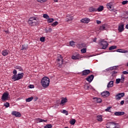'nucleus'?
<instances>
[{
	"label": "nucleus",
	"mask_w": 128,
	"mask_h": 128,
	"mask_svg": "<svg viewBox=\"0 0 128 128\" xmlns=\"http://www.w3.org/2000/svg\"><path fill=\"white\" fill-rule=\"evenodd\" d=\"M121 81V83L123 84L124 82V80H125V76L124 74L121 75V78H120Z\"/></svg>",
	"instance_id": "nucleus-28"
},
{
	"label": "nucleus",
	"mask_w": 128,
	"mask_h": 128,
	"mask_svg": "<svg viewBox=\"0 0 128 128\" xmlns=\"http://www.w3.org/2000/svg\"><path fill=\"white\" fill-rule=\"evenodd\" d=\"M64 128H68V126H66V127Z\"/></svg>",
	"instance_id": "nucleus-61"
},
{
	"label": "nucleus",
	"mask_w": 128,
	"mask_h": 128,
	"mask_svg": "<svg viewBox=\"0 0 128 128\" xmlns=\"http://www.w3.org/2000/svg\"><path fill=\"white\" fill-rule=\"evenodd\" d=\"M8 54V50H4L2 52V56H6Z\"/></svg>",
	"instance_id": "nucleus-13"
},
{
	"label": "nucleus",
	"mask_w": 128,
	"mask_h": 128,
	"mask_svg": "<svg viewBox=\"0 0 128 128\" xmlns=\"http://www.w3.org/2000/svg\"><path fill=\"white\" fill-rule=\"evenodd\" d=\"M58 24V22H55L54 23H52L51 26H52L54 27H56Z\"/></svg>",
	"instance_id": "nucleus-34"
},
{
	"label": "nucleus",
	"mask_w": 128,
	"mask_h": 128,
	"mask_svg": "<svg viewBox=\"0 0 128 128\" xmlns=\"http://www.w3.org/2000/svg\"><path fill=\"white\" fill-rule=\"evenodd\" d=\"M81 52L82 54H85L86 52V48H83L81 50Z\"/></svg>",
	"instance_id": "nucleus-42"
},
{
	"label": "nucleus",
	"mask_w": 128,
	"mask_h": 128,
	"mask_svg": "<svg viewBox=\"0 0 128 128\" xmlns=\"http://www.w3.org/2000/svg\"><path fill=\"white\" fill-rule=\"evenodd\" d=\"M80 54H77L76 56H72V59L74 60H80Z\"/></svg>",
	"instance_id": "nucleus-17"
},
{
	"label": "nucleus",
	"mask_w": 128,
	"mask_h": 128,
	"mask_svg": "<svg viewBox=\"0 0 128 128\" xmlns=\"http://www.w3.org/2000/svg\"><path fill=\"white\" fill-rule=\"evenodd\" d=\"M116 48V46H111L109 48V50H115Z\"/></svg>",
	"instance_id": "nucleus-37"
},
{
	"label": "nucleus",
	"mask_w": 128,
	"mask_h": 128,
	"mask_svg": "<svg viewBox=\"0 0 128 128\" xmlns=\"http://www.w3.org/2000/svg\"><path fill=\"white\" fill-rule=\"evenodd\" d=\"M28 87L30 88H34V85H30V86H29Z\"/></svg>",
	"instance_id": "nucleus-53"
},
{
	"label": "nucleus",
	"mask_w": 128,
	"mask_h": 128,
	"mask_svg": "<svg viewBox=\"0 0 128 128\" xmlns=\"http://www.w3.org/2000/svg\"><path fill=\"white\" fill-rule=\"evenodd\" d=\"M12 116H16V117H21V114H20V112H18L16 111H13L12 112Z\"/></svg>",
	"instance_id": "nucleus-11"
},
{
	"label": "nucleus",
	"mask_w": 128,
	"mask_h": 128,
	"mask_svg": "<svg viewBox=\"0 0 128 128\" xmlns=\"http://www.w3.org/2000/svg\"><path fill=\"white\" fill-rule=\"evenodd\" d=\"M13 74H14V75H16V74H17V71H16V70H13Z\"/></svg>",
	"instance_id": "nucleus-50"
},
{
	"label": "nucleus",
	"mask_w": 128,
	"mask_h": 128,
	"mask_svg": "<svg viewBox=\"0 0 128 128\" xmlns=\"http://www.w3.org/2000/svg\"><path fill=\"white\" fill-rule=\"evenodd\" d=\"M62 64V56H58V58L56 60V66L58 68H61Z\"/></svg>",
	"instance_id": "nucleus-4"
},
{
	"label": "nucleus",
	"mask_w": 128,
	"mask_h": 128,
	"mask_svg": "<svg viewBox=\"0 0 128 128\" xmlns=\"http://www.w3.org/2000/svg\"><path fill=\"white\" fill-rule=\"evenodd\" d=\"M122 74H128V72H127L126 71H124V72H122Z\"/></svg>",
	"instance_id": "nucleus-51"
},
{
	"label": "nucleus",
	"mask_w": 128,
	"mask_h": 128,
	"mask_svg": "<svg viewBox=\"0 0 128 128\" xmlns=\"http://www.w3.org/2000/svg\"><path fill=\"white\" fill-rule=\"evenodd\" d=\"M100 46L101 47H102V49L106 50V48L108 46V42L106 41L102 40L100 42Z\"/></svg>",
	"instance_id": "nucleus-6"
},
{
	"label": "nucleus",
	"mask_w": 128,
	"mask_h": 128,
	"mask_svg": "<svg viewBox=\"0 0 128 128\" xmlns=\"http://www.w3.org/2000/svg\"><path fill=\"white\" fill-rule=\"evenodd\" d=\"M76 120L75 119H72L70 121V124L72 125H74L76 124Z\"/></svg>",
	"instance_id": "nucleus-31"
},
{
	"label": "nucleus",
	"mask_w": 128,
	"mask_h": 128,
	"mask_svg": "<svg viewBox=\"0 0 128 128\" xmlns=\"http://www.w3.org/2000/svg\"><path fill=\"white\" fill-rule=\"evenodd\" d=\"M36 121L40 123V122H48L47 120H44L43 119H40V118H38L36 119Z\"/></svg>",
	"instance_id": "nucleus-21"
},
{
	"label": "nucleus",
	"mask_w": 128,
	"mask_h": 128,
	"mask_svg": "<svg viewBox=\"0 0 128 128\" xmlns=\"http://www.w3.org/2000/svg\"><path fill=\"white\" fill-rule=\"evenodd\" d=\"M104 10V6H100L98 7V8H96V10L98 12H100Z\"/></svg>",
	"instance_id": "nucleus-26"
},
{
	"label": "nucleus",
	"mask_w": 128,
	"mask_h": 128,
	"mask_svg": "<svg viewBox=\"0 0 128 128\" xmlns=\"http://www.w3.org/2000/svg\"><path fill=\"white\" fill-rule=\"evenodd\" d=\"M102 118V115H98V116H96V118H98L97 120L99 122H102V121H103V118Z\"/></svg>",
	"instance_id": "nucleus-20"
},
{
	"label": "nucleus",
	"mask_w": 128,
	"mask_h": 128,
	"mask_svg": "<svg viewBox=\"0 0 128 128\" xmlns=\"http://www.w3.org/2000/svg\"><path fill=\"white\" fill-rule=\"evenodd\" d=\"M96 102L98 103L102 102V99L100 98H96Z\"/></svg>",
	"instance_id": "nucleus-43"
},
{
	"label": "nucleus",
	"mask_w": 128,
	"mask_h": 128,
	"mask_svg": "<svg viewBox=\"0 0 128 128\" xmlns=\"http://www.w3.org/2000/svg\"><path fill=\"white\" fill-rule=\"evenodd\" d=\"M127 18H128V17Z\"/></svg>",
	"instance_id": "nucleus-64"
},
{
	"label": "nucleus",
	"mask_w": 128,
	"mask_h": 128,
	"mask_svg": "<svg viewBox=\"0 0 128 128\" xmlns=\"http://www.w3.org/2000/svg\"><path fill=\"white\" fill-rule=\"evenodd\" d=\"M120 104H121V105L124 104V100L121 101V102H120Z\"/></svg>",
	"instance_id": "nucleus-55"
},
{
	"label": "nucleus",
	"mask_w": 128,
	"mask_h": 128,
	"mask_svg": "<svg viewBox=\"0 0 128 128\" xmlns=\"http://www.w3.org/2000/svg\"><path fill=\"white\" fill-rule=\"evenodd\" d=\"M45 32H46V33L48 34V32H50L49 31H48V30H45Z\"/></svg>",
	"instance_id": "nucleus-57"
},
{
	"label": "nucleus",
	"mask_w": 128,
	"mask_h": 128,
	"mask_svg": "<svg viewBox=\"0 0 128 128\" xmlns=\"http://www.w3.org/2000/svg\"><path fill=\"white\" fill-rule=\"evenodd\" d=\"M106 7H108V8L109 10H112V3L110 2L108 4V5H106Z\"/></svg>",
	"instance_id": "nucleus-22"
},
{
	"label": "nucleus",
	"mask_w": 128,
	"mask_h": 128,
	"mask_svg": "<svg viewBox=\"0 0 128 128\" xmlns=\"http://www.w3.org/2000/svg\"><path fill=\"white\" fill-rule=\"evenodd\" d=\"M88 88V86H87Z\"/></svg>",
	"instance_id": "nucleus-63"
},
{
	"label": "nucleus",
	"mask_w": 128,
	"mask_h": 128,
	"mask_svg": "<svg viewBox=\"0 0 128 128\" xmlns=\"http://www.w3.org/2000/svg\"><path fill=\"white\" fill-rule=\"evenodd\" d=\"M101 95L104 96L108 97V96H110V92L108 91H104L101 93Z\"/></svg>",
	"instance_id": "nucleus-15"
},
{
	"label": "nucleus",
	"mask_w": 128,
	"mask_h": 128,
	"mask_svg": "<svg viewBox=\"0 0 128 128\" xmlns=\"http://www.w3.org/2000/svg\"><path fill=\"white\" fill-rule=\"evenodd\" d=\"M126 102H128V99L127 100Z\"/></svg>",
	"instance_id": "nucleus-62"
},
{
	"label": "nucleus",
	"mask_w": 128,
	"mask_h": 128,
	"mask_svg": "<svg viewBox=\"0 0 128 128\" xmlns=\"http://www.w3.org/2000/svg\"><path fill=\"white\" fill-rule=\"evenodd\" d=\"M8 92H5L2 94V101L6 100H8Z\"/></svg>",
	"instance_id": "nucleus-8"
},
{
	"label": "nucleus",
	"mask_w": 128,
	"mask_h": 128,
	"mask_svg": "<svg viewBox=\"0 0 128 128\" xmlns=\"http://www.w3.org/2000/svg\"><path fill=\"white\" fill-rule=\"evenodd\" d=\"M118 124L114 122H110L106 124V128H119L118 127Z\"/></svg>",
	"instance_id": "nucleus-5"
},
{
	"label": "nucleus",
	"mask_w": 128,
	"mask_h": 128,
	"mask_svg": "<svg viewBox=\"0 0 128 128\" xmlns=\"http://www.w3.org/2000/svg\"><path fill=\"white\" fill-rule=\"evenodd\" d=\"M70 46L74 47L75 46V42H74V41H70Z\"/></svg>",
	"instance_id": "nucleus-35"
},
{
	"label": "nucleus",
	"mask_w": 128,
	"mask_h": 128,
	"mask_svg": "<svg viewBox=\"0 0 128 128\" xmlns=\"http://www.w3.org/2000/svg\"><path fill=\"white\" fill-rule=\"evenodd\" d=\"M110 108H112V107L109 106L106 110H105V111H106V112H108Z\"/></svg>",
	"instance_id": "nucleus-48"
},
{
	"label": "nucleus",
	"mask_w": 128,
	"mask_h": 128,
	"mask_svg": "<svg viewBox=\"0 0 128 128\" xmlns=\"http://www.w3.org/2000/svg\"><path fill=\"white\" fill-rule=\"evenodd\" d=\"M116 52H120V53H127L128 52V50H122V49H118L116 50Z\"/></svg>",
	"instance_id": "nucleus-18"
},
{
	"label": "nucleus",
	"mask_w": 128,
	"mask_h": 128,
	"mask_svg": "<svg viewBox=\"0 0 128 128\" xmlns=\"http://www.w3.org/2000/svg\"><path fill=\"white\" fill-rule=\"evenodd\" d=\"M125 96L124 92L118 93L116 95V100H120L121 98L124 97Z\"/></svg>",
	"instance_id": "nucleus-7"
},
{
	"label": "nucleus",
	"mask_w": 128,
	"mask_h": 128,
	"mask_svg": "<svg viewBox=\"0 0 128 128\" xmlns=\"http://www.w3.org/2000/svg\"><path fill=\"white\" fill-rule=\"evenodd\" d=\"M38 2H40L42 4L46 2V0H36Z\"/></svg>",
	"instance_id": "nucleus-41"
},
{
	"label": "nucleus",
	"mask_w": 128,
	"mask_h": 128,
	"mask_svg": "<svg viewBox=\"0 0 128 128\" xmlns=\"http://www.w3.org/2000/svg\"><path fill=\"white\" fill-rule=\"evenodd\" d=\"M114 86V82L111 80L108 84V88H110V87H112Z\"/></svg>",
	"instance_id": "nucleus-24"
},
{
	"label": "nucleus",
	"mask_w": 128,
	"mask_h": 128,
	"mask_svg": "<svg viewBox=\"0 0 128 128\" xmlns=\"http://www.w3.org/2000/svg\"><path fill=\"white\" fill-rule=\"evenodd\" d=\"M118 30L120 32H122L124 30V25L120 24L118 27Z\"/></svg>",
	"instance_id": "nucleus-12"
},
{
	"label": "nucleus",
	"mask_w": 128,
	"mask_h": 128,
	"mask_svg": "<svg viewBox=\"0 0 128 128\" xmlns=\"http://www.w3.org/2000/svg\"><path fill=\"white\" fill-rule=\"evenodd\" d=\"M67 102H68L67 99L65 98L61 100V102H60V104H64Z\"/></svg>",
	"instance_id": "nucleus-29"
},
{
	"label": "nucleus",
	"mask_w": 128,
	"mask_h": 128,
	"mask_svg": "<svg viewBox=\"0 0 128 128\" xmlns=\"http://www.w3.org/2000/svg\"><path fill=\"white\" fill-rule=\"evenodd\" d=\"M126 66L128 67V62L127 63Z\"/></svg>",
	"instance_id": "nucleus-60"
},
{
	"label": "nucleus",
	"mask_w": 128,
	"mask_h": 128,
	"mask_svg": "<svg viewBox=\"0 0 128 128\" xmlns=\"http://www.w3.org/2000/svg\"><path fill=\"white\" fill-rule=\"evenodd\" d=\"M62 113L64 114H66V116L68 114V112L66 111V110H63Z\"/></svg>",
	"instance_id": "nucleus-46"
},
{
	"label": "nucleus",
	"mask_w": 128,
	"mask_h": 128,
	"mask_svg": "<svg viewBox=\"0 0 128 128\" xmlns=\"http://www.w3.org/2000/svg\"><path fill=\"white\" fill-rule=\"evenodd\" d=\"M100 30H106V28H105V26L104 24L101 26L100 27Z\"/></svg>",
	"instance_id": "nucleus-36"
},
{
	"label": "nucleus",
	"mask_w": 128,
	"mask_h": 128,
	"mask_svg": "<svg viewBox=\"0 0 128 128\" xmlns=\"http://www.w3.org/2000/svg\"><path fill=\"white\" fill-rule=\"evenodd\" d=\"M24 76V73L18 74H14L12 76V79L14 80V82L19 80L22 78Z\"/></svg>",
	"instance_id": "nucleus-3"
},
{
	"label": "nucleus",
	"mask_w": 128,
	"mask_h": 128,
	"mask_svg": "<svg viewBox=\"0 0 128 128\" xmlns=\"http://www.w3.org/2000/svg\"><path fill=\"white\" fill-rule=\"evenodd\" d=\"M48 31L49 32H52V28H48Z\"/></svg>",
	"instance_id": "nucleus-52"
},
{
	"label": "nucleus",
	"mask_w": 128,
	"mask_h": 128,
	"mask_svg": "<svg viewBox=\"0 0 128 128\" xmlns=\"http://www.w3.org/2000/svg\"><path fill=\"white\" fill-rule=\"evenodd\" d=\"M126 28L128 30V24L126 26Z\"/></svg>",
	"instance_id": "nucleus-58"
},
{
	"label": "nucleus",
	"mask_w": 128,
	"mask_h": 128,
	"mask_svg": "<svg viewBox=\"0 0 128 128\" xmlns=\"http://www.w3.org/2000/svg\"><path fill=\"white\" fill-rule=\"evenodd\" d=\"M90 22V19L88 18H84V19H82L81 20V22H83L84 24H88Z\"/></svg>",
	"instance_id": "nucleus-16"
},
{
	"label": "nucleus",
	"mask_w": 128,
	"mask_h": 128,
	"mask_svg": "<svg viewBox=\"0 0 128 128\" xmlns=\"http://www.w3.org/2000/svg\"><path fill=\"white\" fill-rule=\"evenodd\" d=\"M43 17L44 18H46V20L50 18V16L47 14H44Z\"/></svg>",
	"instance_id": "nucleus-39"
},
{
	"label": "nucleus",
	"mask_w": 128,
	"mask_h": 128,
	"mask_svg": "<svg viewBox=\"0 0 128 128\" xmlns=\"http://www.w3.org/2000/svg\"><path fill=\"white\" fill-rule=\"evenodd\" d=\"M40 41L41 42H44V41H45V38L44 37H41L40 38Z\"/></svg>",
	"instance_id": "nucleus-44"
},
{
	"label": "nucleus",
	"mask_w": 128,
	"mask_h": 128,
	"mask_svg": "<svg viewBox=\"0 0 128 128\" xmlns=\"http://www.w3.org/2000/svg\"><path fill=\"white\" fill-rule=\"evenodd\" d=\"M4 106H6V108H8L10 106V104L8 102H6V104H4Z\"/></svg>",
	"instance_id": "nucleus-45"
},
{
	"label": "nucleus",
	"mask_w": 128,
	"mask_h": 128,
	"mask_svg": "<svg viewBox=\"0 0 128 128\" xmlns=\"http://www.w3.org/2000/svg\"><path fill=\"white\" fill-rule=\"evenodd\" d=\"M28 45L27 44H24L22 45V50H28Z\"/></svg>",
	"instance_id": "nucleus-25"
},
{
	"label": "nucleus",
	"mask_w": 128,
	"mask_h": 128,
	"mask_svg": "<svg viewBox=\"0 0 128 128\" xmlns=\"http://www.w3.org/2000/svg\"><path fill=\"white\" fill-rule=\"evenodd\" d=\"M90 70H84L82 72V76H86L88 75V74H90Z\"/></svg>",
	"instance_id": "nucleus-9"
},
{
	"label": "nucleus",
	"mask_w": 128,
	"mask_h": 128,
	"mask_svg": "<svg viewBox=\"0 0 128 128\" xmlns=\"http://www.w3.org/2000/svg\"><path fill=\"white\" fill-rule=\"evenodd\" d=\"M16 69L17 70H18L20 71V72L22 71V68L21 66H16Z\"/></svg>",
	"instance_id": "nucleus-33"
},
{
	"label": "nucleus",
	"mask_w": 128,
	"mask_h": 128,
	"mask_svg": "<svg viewBox=\"0 0 128 128\" xmlns=\"http://www.w3.org/2000/svg\"><path fill=\"white\" fill-rule=\"evenodd\" d=\"M58 2V0H54V2Z\"/></svg>",
	"instance_id": "nucleus-59"
},
{
	"label": "nucleus",
	"mask_w": 128,
	"mask_h": 128,
	"mask_svg": "<svg viewBox=\"0 0 128 128\" xmlns=\"http://www.w3.org/2000/svg\"><path fill=\"white\" fill-rule=\"evenodd\" d=\"M111 74H112V78H115L118 72L116 71H112V72H111Z\"/></svg>",
	"instance_id": "nucleus-27"
},
{
	"label": "nucleus",
	"mask_w": 128,
	"mask_h": 128,
	"mask_svg": "<svg viewBox=\"0 0 128 128\" xmlns=\"http://www.w3.org/2000/svg\"><path fill=\"white\" fill-rule=\"evenodd\" d=\"M89 12H97V8H94L93 7H90L89 8Z\"/></svg>",
	"instance_id": "nucleus-23"
},
{
	"label": "nucleus",
	"mask_w": 128,
	"mask_h": 128,
	"mask_svg": "<svg viewBox=\"0 0 128 128\" xmlns=\"http://www.w3.org/2000/svg\"><path fill=\"white\" fill-rule=\"evenodd\" d=\"M115 68H116V67H115V66H114V67H111V68H110V70H114L115 69Z\"/></svg>",
	"instance_id": "nucleus-56"
},
{
	"label": "nucleus",
	"mask_w": 128,
	"mask_h": 128,
	"mask_svg": "<svg viewBox=\"0 0 128 128\" xmlns=\"http://www.w3.org/2000/svg\"><path fill=\"white\" fill-rule=\"evenodd\" d=\"M28 22V24L32 26H38L39 24L38 22L37 21V19L36 17H32L30 18H29Z\"/></svg>",
	"instance_id": "nucleus-2"
},
{
	"label": "nucleus",
	"mask_w": 128,
	"mask_h": 128,
	"mask_svg": "<svg viewBox=\"0 0 128 128\" xmlns=\"http://www.w3.org/2000/svg\"><path fill=\"white\" fill-rule=\"evenodd\" d=\"M46 20H48L47 22L48 23H52L54 21V20L52 18H48Z\"/></svg>",
	"instance_id": "nucleus-30"
},
{
	"label": "nucleus",
	"mask_w": 128,
	"mask_h": 128,
	"mask_svg": "<svg viewBox=\"0 0 128 128\" xmlns=\"http://www.w3.org/2000/svg\"><path fill=\"white\" fill-rule=\"evenodd\" d=\"M94 79V76L93 74H92L88 76L87 78H86V80H87L89 82H92Z\"/></svg>",
	"instance_id": "nucleus-10"
},
{
	"label": "nucleus",
	"mask_w": 128,
	"mask_h": 128,
	"mask_svg": "<svg viewBox=\"0 0 128 128\" xmlns=\"http://www.w3.org/2000/svg\"><path fill=\"white\" fill-rule=\"evenodd\" d=\"M97 40V38H95L93 40V42H96V40Z\"/></svg>",
	"instance_id": "nucleus-54"
},
{
	"label": "nucleus",
	"mask_w": 128,
	"mask_h": 128,
	"mask_svg": "<svg viewBox=\"0 0 128 128\" xmlns=\"http://www.w3.org/2000/svg\"><path fill=\"white\" fill-rule=\"evenodd\" d=\"M128 3V0H124L122 2V5H125V4H126Z\"/></svg>",
	"instance_id": "nucleus-47"
},
{
	"label": "nucleus",
	"mask_w": 128,
	"mask_h": 128,
	"mask_svg": "<svg viewBox=\"0 0 128 128\" xmlns=\"http://www.w3.org/2000/svg\"><path fill=\"white\" fill-rule=\"evenodd\" d=\"M96 24H102V22L98 20H96Z\"/></svg>",
	"instance_id": "nucleus-49"
},
{
	"label": "nucleus",
	"mask_w": 128,
	"mask_h": 128,
	"mask_svg": "<svg viewBox=\"0 0 128 128\" xmlns=\"http://www.w3.org/2000/svg\"><path fill=\"white\" fill-rule=\"evenodd\" d=\"M41 86H43L44 88H46L49 86L50 84V79L48 77H44L41 80Z\"/></svg>",
	"instance_id": "nucleus-1"
},
{
	"label": "nucleus",
	"mask_w": 128,
	"mask_h": 128,
	"mask_svg": "<svg viewBox=\"0 0 128 128\" xmlns=\"http://www.w3.org/2000/svg\"><path fill=\"white\" fill-rule=\"evenodd\" d=\"M52 128V124H46L44 128Z\"/></svg>",
	"instance_id": "nucleus-38"
},
{
	"label": "nucleus",
	"mask_w": 128,
	"mask_h": 128,
	"mask_svg": "<svg viewBox=\"0 0 128 128\" xmlns=\"http://www.w3.org/2000/svg\"><path fill=\"white\" fill-rule=\"evenodd\" d=\"M120 82H121L120 79V78H117L116 80V84H119Z\"/></svg>",
	"instance_id": "nucleus-40"
},
{
	"label": "nucleus",
	"mask_w": 128,
	"mask_h": 128,
	"mask_svg": "<svg viewBox=\"0 0 128 128\" xmlns=\"http://www.w3.org/2000/svg\"><path fill=\"white\" fill-rule=\"evenodd\" d=\"M66 22H70L71 20H74V17H72V16H71L70 15H68L66 16Z\"/></svg>",
	"instance_id": "nucleus-19"
},
{
	"label": "nucleus",
	"mask_w": 128,
	"mask_h": 128,
	"mask_svg": "<svg viewBox=\"0 0 128 128\" xmlns=\"http://www.w3.org/2000/svg\"><path fill=\"white\" fill-rule=\"evenodd\" d=\"M33 98H34L32 96L29 98H26V102H32V100Z\"/></svg>",
	"instance_id": "nucleus-32"
},
{
	"label": "nucleus",
	"mask_w": 128,
	"mask_h": 128,
	"mask_svg": "<svg viewBox=\"0 0 128 128\" xmlns=\"http://www.w3.org/2000/svg\"><path fill=\"white\" fill-rule=\"evenodd\" d=\"M125 114V112H116L114 113V115L116 116H122V115H124Z\"/></svg>",
	"instance_id": "nucleus-14"
}]
</instances>
